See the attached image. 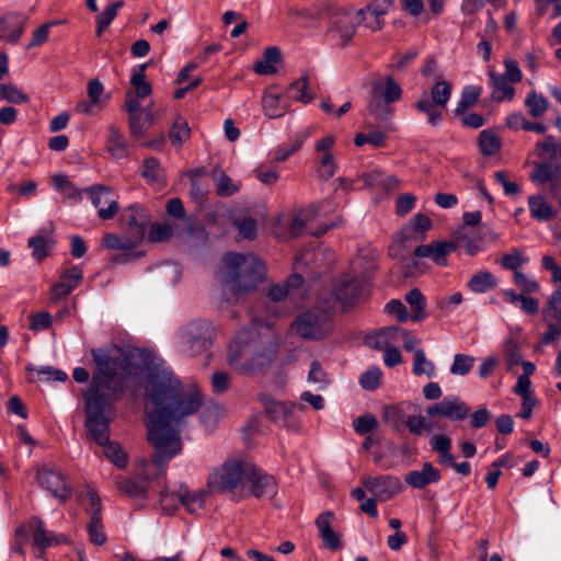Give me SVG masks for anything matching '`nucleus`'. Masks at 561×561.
<instances>
[{"instance_id":"1","label":"nucleus","mask_w":561,"mask_h":561,"mask_svg":"<svg viewBox=\"0 0 561 561\" xmlns=\"http://www.w3.org/2000/svg\"><path fill=\"white\" fill-rule=\"evenodd\" d=\"M95 369L84 393V427L89 437L104 447V455L118 468L127 465V455L121 445L110 440V424L115 417V402L124 394L129 378L150 369L153 353L136 348L123 355L105 348L91 351Z\"/></svg>"},{"instance_id":"2","label":"nucleus","mask_w":561,"mask_h":561,"mask_svg":"<svg viewBox=\"0 0 561 561\" xmlns=\"http://www.w3.org/2000/svg\"><path fill=\"white\" fill-rule=\"evenodd\" d=\"M146 392L148 442L156 450L152 462L161 467L182 451L181 431L199 410L202 393L184 389L172 370L159 367L150 371Z\"/></svg>"},{"instance_id":"3","label":"nucleus","mask_w":561,"mask_h":561,"mask_svg":"<svg viewBox=\"0 0 561 561\" xmlns=\"http://www.w3.org/2000/svg\"><path fill=\"white\" fill-rule=\"evenodd\" d=\"M276 353V345L256 327L241 330L227 351L229 366L240 375L252 376L268 367Z\"/></svg>"},{"instance_id":"4","label":"nucleus","mask_w":561,"mask_h":561,"mask_svg":"<svg viewBox=\"0 0 561 561\" xmlns=\"http://www.w3.org/2000/svg\"><path fill=\"white\" fill-rule=\"evenodd\" d=\"M224 265V285L237 295L254 290L265 273L263 262L253 254L227 253Z\"/></svg>"},{"instance_id":"5","label":"nucleus","mask_w":561,"mask_h":561,"mask_svg":"<svg viewBox=\"0 0 561 561\" xmlns=\"http://www.w3.org/2000/svg\"><path fill=\"white\" fill-rule=\"evenodd\" d=\"M182 351L190 356H197L208 352L215 337L214 325L206 320H193L179 331Z\"/></svg>"},{"instance_id":"6","label":"nucleus","mask_w":561,"mask_h":561,"mask_svg":"<svg viewBox=\"0 0 561 561\" xmlns=\"http://www.w3.org/2000/svg\"><path fill=\"white\" fill-rule=\"evenodd\" d=\"M451 96V84L438 80L430 91L423 90L414 104L417 112L426 115L427 122L436 127L443 119V112Z\"/></svg>"},{"instance_id":"7","label":"nucleus","mask_w":561,"mask_h":561,"mask_svg":"<svg viewBox=\"0 0 561 561\" xmlns=\"http://www.w3.org/2000/svg\"><path fill=\"white\" fill-rule=\"evenodd\" d=\"M290 329L304 340L320 341L332 332L333 321L328 311L313 308L297 316Z\"/></svg>"},{"instance_id":"8","label":"nucleus","mask_w":561,"mask_h":561,"mask_svg":"<svg viewBox=\"0 0 561 561\" xmlns=\"http://www.w3.org/2000/svg\"><path fill=\"white\" fill-rule=\"evenodd\" d=\"M249 465L241 460L229 459L214 469L208 476L207 486L211 492H231L245 479Z\"/></svg>"},{"instance_id":"9","label":"nucleus","mask_w":561,"mask_h":561,"mask_svg":"<svg viewBox=\"0 0 561 561\" xmlns=\"http://www.w3.org/2000/svg\"><path fill=\"white\" fill-rule=\"evenodd\" d=\"M431 219L423 215H414L411 222L405 226L396 237L394 243L390 245L389 252L393 257H403L409 251L410 241H420L424 238V232L431 228Z\"/></svg>"},{"instance_id":"10","label":"nucleus","mask_w":561,"mask_h":561,"mask_svg":"<svg viewBox=\"0 0 561 561\" xmlns=\"http://www.w3.org/2000/svg\"><path fill=\"white\" fill-rule=\"evenodd\" d=\"M36 480L42 489L61 503L67 502L72 496V488L68 478L59 469L39 468L36 472Z\"/></svg>"},{"instance_id":"11","label":"nucleus","mask_w":561,"mask_h":561,"mask_svg":"<svg viewBox=\"0 0 561 561\" xmlns=\"http://www.w3.org/2000/svg\"><path fill=\"white\" fill-rule=\"evenodd\" d=\"M433 451L437 453V462L443 467H450L457 473L468 477L471 474V465L468 461L456 462L453 454L451 438L445 434H434L430 439Z\"/></svg>"},{"instance_id":"12","label":"nucleus","mask_w":561,"mask_h":561,"mask_svg":"<svg viewBox=\"0 0 561 561\" xmlns=\"http://www.w3.org/2000/svg\"><path fill=\"white\" fill-rule=\"evenodd\" d=\"M83 192L89 195L91 203L98 209V216L101 219H112L118 213L119 205L110 186L95 184L84 188Z\"/></svg>"},{"instance_id":"13","label":"nucleus","mask_w":561,"mask_h":561,"mask_svg":"<svg viewBox=\"0 0 561 561\" xmlns=\"http://www.w3.org/2000/svg\"><path fill=\"white\" fill-rule=\"evenodd\" d=\"M260 401L272 421L280 423L287 428H298V422L294 417V413L297 409L302 410V407H298L293 402L276 401L268 394H261Z\"/></svg>"},{"instance_id":"14","label":"nucleus","mask_w":561,"mask_h":561,"mask_svg":"<svg viewBox=\"0 0 561 561\" xmlns=\"http://www.w3.org/2000/svg\"><path fill=\"white\" fill-rule=\"evenodd\" d=\"M245 480L250 484V493L255 499H273L278 492V484L274 476L263 471L254 465H249Z\"/></svg>"},{"instance_id":"15","label":"nucleus","mask_w":561,"mask_h":561,"mask_svg":"<svg viewBox=\"0 0 561 561\" xmlns=\"http://www.w3.org/2000/svg\"><path fill=\"white\" fill-rule=\"evenodd\" d=\"M426 413L431 417L442 416L453 421H462L470 414V408L457 396H447L440 402L430 405Z\"/></svg>"},{"instance_id":"16","label":"nucleus","mask_w":561,"mask_h":561,"mask_svg":"<svg viewBox=\"0 0 561 561\" xmlns=\"http://www.w3.org/2000/svg\"><path fill=\"white\" fill-rule=\"evenodd\" d=\"M149 220L148 210L138 204L129 205L124 208L119 216L123 228L140 241L145 237Z\"/></svg>"},{"instance_id":"17","label":"nucleus","mask_w":561,"mask_h":561,"mask_svg":"<svg viewBox=\"0 0 561 561\" xmlns=\"http://www.w3.org/2000/svg\"><path fill=\"white\" fill-rule=\"evenodd\" d=\"M362 484L380 502L392 499L402 490L400 480L390 476H380L376 478L363 477Z\"/></svg>"},{"instance_id":"18","label":"nucleus","mask_w":561,"mask_h":561,"mask_svg":"<svg viewBox=\"0 0 561 561\" xmlns=\"http://www.w3.org/2000/svg\"><path fill=\"white\" fill-rule=\"evenodd\" d=\"M90 503V520L87 525L89 539L96 546H103L106 542V535L104 533V526L102 524V503L99 494L89 490L87 493Z\"/></svg>"},{"instance_id":"19","label":"nucleus","mask_w":561,"mask_h":561,"mask_svg":"<svg viewBox=\"0 0 561 561\" xmlns=\"http://www.w3.org/2000/svg\"><path fill=\"white\" fill-rule=\"evenodd\" d=\"M394 5V0H373L365 8L357 11V15L371 31H379L383 27V15Z\"/></svg>"},{"instance_id":"20","label":"nucleus","mask_w":561,"mask_h":561,"mask_svg":"<svg viewBox=\"0 0 561 561\" xmlns=\"http://www.w3.org/2000/svg\"><path fill=\"white\" fill-rule=\"evenodd\" d=\"M362 289V282L356 275L344 274L334 284L332 295L343 306H351L359 298Z\"/></svg>"},{"instance_id":"21","label":"nucleus","mask_w":561,"mask_h":561,"mask_svg":"<svg viewBox=\"0 0 561 561\" xmlns=\"http://www.w3.org/2000/svg\"><path fill=\"white\" fill-rule=\"evenodd\" d=\"M31 524L35 526L32 537L33 548L36 551L37 558H42L44 556L45 549L68 542V538L66 536L46 530L44 522L39 517H33L31 519Z\"/></svg>"},{"instance_id":"22","label":"nucleus","mask_w":561,"mask_h":561,"mask_svg":"<svg viewBox=\"0 0 561 561\" xmlns=\"http://www.w3.org/2000/svg\"><path fill=\"white\" fill-rule=\"evenodd\" d=\"M83 279V271L79 266H71L65 270L60 276L58 282H56L51 287V298L53 300H58L68 296L72 290H75L81 280Z\"/></svg>"},{"instance_id":"23","label":"nucleus","mask_w":561,"mask_h":561,"mask_svg":"<svg viewBox=\"0 0 561 561\" xmlns=\"http://www.w3.org/2000/svg\"><path fill=\"white\" fill-rule=\"evenodd\" d=\"M26 16L19 13H10L0 20V39L16 44L24 31Z\"/></svg>"},{"instance_id":"24","label":"nucleus","mask_w":561,"mask_h":561,"mask_svg":"<svg viewBox=\"0 0 561 561\" xmlns=\"http://www.w3.org/2000/svg\"><path fill=\"white\" fill-rule=\"evenodd\" d=\"M442 479L440 471L430 461L424 462L421 470H413L405 474L404 481L414 489H423Z\"/></svg>"},{"instance_id":"25","label":"nucleus","mask_w":561,"mask_h":561,"mask_svg":"<svg viewBox=\"0 0 561 561\" xmlns=\"http://www.w3.org/2000/svg\"><path fill=\"white\" fill-rule=\"evenodd\" d=\"M455 250V244L448 241H440L431 244H422L415 248L414 255L416 257H430L437 265L445 266L447 264L446 256Z\"/></svg>"},{"instance_id":"26","label":"nucleus","mask_w":561,"mask_h":561,"mask_svg":"<svg viewBox=\"0 0 561 561\" xmlns=\"http://www.w3.org/2000/svg\"><path fill=\"white\" fill-rule=\"evenodd\" d=\"M332 518L333 514L331 512H324L317 517L316 525L324 546L332 551H336L343 547V542L341 534L334 531L331 527Z\"/></svg>"},{"instance_id":"27","label":"nucleus","mask_w":561,"mask_h":561,"mask_svg":"<svg viewBox=\"0 0 561 561\" xmlns=\"http://www.w3.org/2000/svg\"><path fill=\"white\" fill-rule=\"evenodd\" d=\"M333 37L341 41V46H346L356 33L355 19L350 13H341L336 16L333 26L330 28Z\"/></svg>"},{"instance_id":"28","label":"nucleus","mask_w":561,"mask_h":561,"mask_svg":"<svg viewBox=\"0 0 561 561\" xmlns=\"http://www.w3.org/2000/svg\"><path fill=\"white\" fill-rule=\"evenodd\" d=\"M380 88V82L376 81L373 83L370 100L367 106V111L370 115H373L376 119L381 122H387L393 114V108L391 104H389L386 100L381 98L378 93V89Z\"/></svg>"},{"instance_id":"29","label":"nucleus","mask_w":561,"mask_h":561,"mask_svg":"<svg viewBox=\"0 0 561 561\" xmlns=\"http://www.w3.org/2000/svg\"><path fill=\"white\" fill-rule=\"evenodd\" d=\"M178 497L181 505L191 514H195L203 510L207 497L204 490L190 491L186 485H180L178 489Z\"/></svg>"},{"instance_id":"30","label":"nucleus","mask_w":561,"mask_h":561,"mask_svg":"<svg viewBox=\"0 0 561 561\" xmlns=\"http://www.w3.org/2000/svg\"><path fill=\"white\" fill-rule=\"evenodd\" d=\"M528 207L531 217L538 221H549L557 216V211L541 195L530 196L528 198Z\"/></svg>"},{"instance_id":"31","label":"nucleus","mask_w":561,"mask_h":561,"mask_svg":"<svg viewBox=\"0 0 561 561\" xmlns=\"http://www.w3.org/2000/svg\"><path fill=\"white\" fill-rule=\"evenodd\" d=\"M153 124V113L151 107H146L128 116V125L133 136H142Z\"/></svg>"},{"instance_id":"32","label":"nucleus","mask_w":561,"mask_h":561,"mask_svg":"<svg viewBox=\"0 0 561 561\" xmlns=\"http://www.w3.org/2000/svg\"><path fill=\"white\" fill-rule=\"evenodd\" d=\"M490 83L492 87V99L496 102L511 101L514 98L515 89L502 75L490 73Z\"/></svg>"},{"instance_id":"33","label":"nucleus","mask_w":561,"mask_h":561,"mask_svg":"<svg viewBox=\"0 0 561 561\" xmlns=\"http://www.w3.org/2000/svg\"><path fill=\"white\" fill-rule=\"evenodd\" d=\"M140 240L127 232V234L118 236L116 233H105L102 239V244L111 250L127 251L133 250L138 245Z\"/></svg>"},{"instance_id":"34","label":"nucleus","mask_w":561,"mask_h":561,"mask_svg":"<svg viewBox=\"0 0 561 561\" xmlns=\"http://www.w3.org/2000/svg\"><path fill=\"white\" fill-rule=\"evenodd\" d=\"M409 403L401 402L394 405H387L382 410V419L388 423L394 431H400L402 425L405 424L407 415L405 410Z\"/></svg>"},{"instance_id":"35","label":"nucleus","mask_w":561,"mask_h":561,"mask_svg":"<svg viewBox=\"0 0 561 561\" xmlns=\"http://www.w3.org/2000/svg\"><path fill=\"white\" fill-rule=\"evenodd\" d=\"M472 293L483 294L497 286V279L489 271H479L472 275L467 284Z\"/></svg>"},{"instance_id":"36","label":"nucleus","mask_w":561,"mask_h":561,"mask_svg":"<svg viewBox=\"0 0 561 561\" xmlns=\"http://www.w3.org/2000/svg\"><path fill=\"white\" fill-rule=\"evenodd\" d=\"M289 98L301 103H310L314 99V93L309 88L308 76L304 75L296 81L291 82L287 89Z\"/></svg>"},{"instance_id":"37","label":"nucleus","mask_w":561,"mask_h":561,"mask_svg":"<svg viewBox=\"0 0 561 561\" xmlns=\"http://www.w3.org/2000/svg\"><path fill=\"white\" fill-rule=\"evenodd\" d=\"M363 181L367 187H383L386 191H392L400 185L399 179L393 175H386L381 171L375 170L363 175Z\"/></svg>"},{"instance_id":"38","label":"nucleus","mask_w":561,"mask_h":561,"mask_svg":"<svg viewBox=\"0 0 561 561\" xmlns=\"http://www.w3.org/2000/svg\"><path fill=\"white\" fill-rule=\"evenodd\" d=\"M107 149L111 154L117 159L124 158L128 153L127 142L122 133L114 125L108 127Z\"/></svg>"},{"instance_id":"39","label":"nucleus","mask_w":561,"mask_h":561,"mask_svg":"<svg viewBox=\"0 0 561 561\" xmlns=\"http://www.w3.org/2000/svg\"><path fill=\"white\" fill-rule=\"evenodd\" d=\"M147 67L148 64L138 66V68L134 70L130 77V84L135 88V92L133 93L139 99H145L152 92L151 84L146 80L145 71Z\"/></svg>"},{"instance_id":"40","label":"nucleus","mask_w":561,"mask_h":561,"mask_svg":"<svg viewBox=\"0 0 561 561\" xmlns=\"http://www.w3.org/2000/svg\"><path fill=\"white\" fill-rule=\"evenodd\" d=\"M503 352L508 370H512L522 363L520 343L516 336L512 335L504 341Z\"/></svg>"},{"instance_id":"41","label":"nucleus","mask_w":561,"mask_h":561,"mask_svg":"<svg viewBox=\"0 0 561 561\" xmlns=\"http://www.w3.org/2000/svg\"><path fill=\"white\" fill-rule=\"evenodd\" d=\"M405 301L412 309L411 320L417 322L427 317L425 312V297L419 288L411 289L405 295Z\"/></svg>"},{"instance_id":"42","label":"nucleus","mask_w":561,"mask_h":561,"mask_svg":"<svg viewBox=\"0 0 561 561\" xmlns=\"http://www.w3.org/2000/svg\"><path fill=\"white\" fill-rule=\"evenodd\" d=\"M27 245L32 250L33 257L37 261H42L48 255L54 245V241L50 237L38 233L28 239Z\"/></svg>"},{"instance_id":"43","label":"nucleus","mask_w":561,"mask_h":561,"mask_svg":"<svg viewBox=\"0 0 561 561\" xmlns=\"http://www.w3.org/2000/svg\"><path fill=\"white\" fill-rule=\"evenodd\" d=\"M397 332H400L403 336V347L405 351L408 352H413L416 351L417 348H414L415 344H417V340L412 337L405 330H401L397 327H391V328H386V329H382L378 334H377V341L371 344L374 347L376 348H381L382 345V341L381 340H386L388 336L397 333Z\"/></svg>"},{"instance_id":"44","label":"nucleus","mask_w":561,"mask_h":561,"mask_svg":"<svg viewBox=\"0 0 561 561\" xmlns=\"http://www.w3.org/2000/svg\"><path fill=\"white\" fill-rule=\"evenodd\" d=\"M482 89L480 87L467 85L462 89L460 99L455 108L456 115H463L465 112L473 106L481 95Z\"/></svg>"},{"instance_id":"45","label":"nucleus","mask_w":561,"mask_h":561,"mask_svg":"<svg viewBox=\"0 0 561 561\" xmlns=\"http://www.w3.org/2000/svg\"><path fill=\"white\" fill-rule=\"evenodd\" d=\"M525 106L531 117L539 118L547 112L548 101L542 94L531 90L525 99Z\"/></svg>"},{"instance_id":"46","label":"nucleus","mask_w":561,"mask_h":561,"mask_svg":"<svg viewBox=\"0 0 561 561\" xmlns=\"http://www.w3.org/2000/svg\"><path fill=\"white\" fill-rule=\"evenodd\" d=\"M412 371L415 376L426 375L428 378L435 376L436 367L432 360L426 358L422 348L414 351Z\"/></svg>"},{"instance_id":"47","label":"nucleus","mask_w":561,"mask_h":561,"mask_svg":"<svg viewBox=\"0 0 561 561\" xmlns=\"http://www.w3.org/2000/svg\"><path fill=\"white\" fill-rule=\"evenodd\" d=\"M264 114L270 118L283 116L287 111V104L280 101L277 94H266L262 99Z\"/></svg>"},{"instance_id":"48","label":"nucleus","mask_w":561,"mask_h":561,"mask_svg":"<svg viewBox=\"0 0 561 561\" xmlns=\"http://www.w3.org/2000/svg\"><path fill=\"white\" fill-rule=\"evenodd\" d=\"M500 262L503 268L513 271L515 274L516 272H520L519 267L522 265L529 262V257L526 256L520 249L513 248L508 253L501 257Z\"/></svg>"},{"instance_id":"49","label":"nucleus","mask_w":561,"mask_h":561,"mask_svg":"<svg viewBox=\"0 0 561 561\" xmlns=\"http://www.w3.org/2000/svg\"><path fill=\"white\" fill-rule=\"evenodd\" d=\"M232 225L238 230L242 239L252 240L256 237L257 224L256 220L250 216L232 218Z\"/></svg>"},{"instance_id":"50","label":"nucleus","mask_w":561,"mask_h":561,"mask_svg":"<svg viewBox=\"0 0 561 561\" xmlns=\"http://www.w3.org/2000/svg\"><path fill=\"white\" fill-rule=\"evenodd\" d=\"M53 185L55 190L60 192L68 199H80L81 193L83 192L76 187L64 174L54 175Z\"/></svg>"},{"instance_id":"51","label":"nucleus","mask_w":561,"mask_h":561,"mask_svg":"<svg viewBox=\"0 0 561 561\" xmlns=\"http://www.w3.org/2000/svg\"><path fill=\"white\" fill-rule=\"evenodd\" d=\"M123 1H116L107 5L102 13L96 16V35L101 36L102 33L111 25L112 21L116 18L118 9L123 7Z\"/></svg>"},{"instance_id":"52","label":"nucleus","mask_w":561,"mask_h":561,"mask_svg":"<svg viewBox=\"0 0 561 561\" xmlns=\"http://www.w3.org/2000/svg\"><path fill=\"white\" fill-rule=\"evenodd\" d=\"M479 148L482 154L493 156L500 150L501 141L494 133L484 129L479 134Z\"/></svg>"},{"instance_id":"53","label":"nucleus","mask_w":561,"mask_h":561,"mask_svg":"<svg viewBox=\"0 0 561 561\" xmlns=\"http://www.w3.org/2000/svg\"><path fill=\"white\" fill-rule=\"evenodd\" d=\"M378 93L381 95L383 100H386L389 104L397 102L402 96V89L400 84L390 76H388L385 80V83L380 82V88L378 89Z\"/></svg>"},{"instance_id":"54","label":"nucleus","mask_w":561,"mask_h":561,"mask_svg":"<svg viewBox=\"0 0 561 561\" xmlns=\"http://www.w3.org/2000/svg\"><path fill=\"white\" fill-rule=\"evenodd\" d=\"M191 136V129L186 121L178 118L169 134V139L173 146H182Z\"/></svg>"},{"instance_id":"55","label":"nucleus","mask_w":561,"mask_h":561,"mask_svg":"<svg viewBox=\"0 0 561 561\" xmlns=\"http://www.w3.org/2000/svg\"><path fill=\"white\" fill-rule=\"evenodd\" d=\"M474 362L473 356L458 353L454 356L450 373L456 376H466L471 371Z\"/></svg>"},{"instance_id":"56","label":"nucleus","mask_w":561,"mask_h":561,"mask_svg":"<svg viewBox=\"0 0 561 561\" xmlns=\"http://www.w3.org/2000/svg\"><path fill=\"white\" fill-rule=\"evenodd\" d=\"M117 486L123 493L134 500L144 501L147 497L146 489L131 479H123L117 481Z\"/></svg>"},{"instance_id":"57","label":"nucleus","mask_w":561,"mask_h":561,"mask_svg":"<svg viewBox=\"0 0 561 561\" xmlns=\"http://www.w3.org/2000/svg\"><path fill=\"white\" fill-rule=\"evenodd\" d=\"M542 313L545 320L554 319L561 324V289H557L551 294Z\"/></svg>"},{"instance_id":"58","label":"nucleus","mask_w":561,"mask_h":561,"mask_svg":"<svg viewBox=\"0 0 561 561\" xmlns=\"http://www.w3.org/2000/svg\"><path fill=\"white\" fill-rule=\"evenodd\" d=\"M0 98L9 103L14 104H22L28 101L27 94H25L16 85L11 83L1 84Z\"/></svg>"},{"instance_id":"59","label":"nucleus","mask_w":561,"mask_h":561,"mask_svg":"<svg viewBox=\"0 0 561 561\" xmlns=\"http://www.w3.org/2000/svg\"><path fill=\"white\" fill-rule=\"evenodd\" d=\"M381 376L382 373L379 367H371L362 374L359 385L365 390H376L381 383Z\"/></svg>"},{"instance_id":"60","label":"nucleus","mask_w":561,"mask_h":561,"mask_svg":"<svg viewBox=\"0 0 561 561\" xmlns=\"http://www.w3.org/2000/svg\"><path fill=\"white\" fill-rule=\"evenodd\" d=\"M214 180L219 196H231L239 191V186L225 172L215 175Z\"/></svg>"},{"instance_id":"61","label":"nucleus","mask_w":561,"mask_h":561,"mask_svg":"<svg viewBox=\"0 0 561 561\" xmlns=\"http://www.w3.org/2000/svg\"><path fill=\"white\" fill-rule=\"evenodd\" d=\"M353 427L357 434L365 435L378 427V421L371 413H365L354 420Z\"/></svg>"},{"instance_id":"62","label":"nucleus","mask_w":561,"mask_h":561,"mask_svg":"<svg viewBox=\"0 0 561 561\" xmlns=\"http://www.w3.org/2000/svg\"><path fill=\"white\" fill-rule=\"evenodd\" d=\"M173 236V227L167 222L152 224L149 230V240L152 242L168 241Z\"/></svg>"},{"instance_id":"63","label":"nucleus","mask_w":561,"mask_h":561,"mask_svg":"<svg viewBox=\"0 0 561 561\" xmlns=\"http://www.w3.org/2000/svg\"><path fill=\"white\" fill-rule=\"evenodd\" d=\"M159 502L162 511L168 514H173L179 505H181L180 499L178 497V490L169 491L165 489L161 491Z\"/></svg>"},{"instance_id":"64","label":"nucleus","mask_w":561,"mask_h":561,"mask_svg":"<svg viewBox=\"0 0 561 561\" xmlns=\"http://www.w3.org/2000/svg\"><path fill=\"white\" fill-rule=\"evenodd\" d=\"M141 175L151 183L159 181L161 176L159 161L156 158H147L144 161Z\"/></svg>"}]
</instances>
